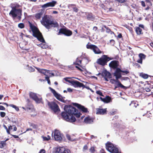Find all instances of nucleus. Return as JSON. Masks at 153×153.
Here are the masks:
<instances>
[{
    "label": "nucleus",
    "mask_w": 153,
    "mask_h": 153,
    "mask_svg": "<svg viewBox=\"0 0 153 153\" xmlns=\"http://www.w3.org/2000/svg\"><path fill=\"white\" fill-rule=\"evenodd\" d=\"M101 75L104 78L105 80L107 81H108V78L110 79L111 78V73L106 69H104L102 71Z\"/></svg>",
    "instance_id": "12"
},
{
    "label": "nucleus",
    "mask_w": 153,
    "mask_h": 153,
    "mask_svg": "<svg viewBox=\"0 0 153 153\" xmlns=\"http://www.w3.org/2000/svg\"><path fill=\"white\" fill-rule=\"evenodd\" d=\"M49 72H50V71L46 70L44 72V73H43V74L45 76H48L46 74L47 73V74L49 73Z\"/></svg>",
    "instance_id": "51"
},
{
    "label": "nucleus",
    "mask_w": 153,
    "mask_h": 153,
    "mask_svg": "<svg viewBox=\"0 0 153 153\" xmlns=\"http://www.w3.org/2000/svg\"><path fill=\"white\" fill-rule=\"evenodd\" d=\"M26 109L27 110V111H28L29 110H31L32 111H34L35 110V109L33 108V106L32 104H31L30 105L27 107Z\"/></svg>",
    "instance_id": "33"
},
{
    "label": "nucleus",
    "mask_w": 153,
    "mask_h": 153,
    "mask_svg": "<svg viewBox=\"0 0 153 153\" xmlns=\"http://www.w3.org/2000/svg\"><path fill=\"white\" fill-rule=\"evenodd\" d=\"M119 62L117 60H113L109 64V66L114 69H116L118 68L119 66Z\"/></svg>",
    "instance_id": "15"
},
{
    "label": "nucleus",
    "mask_w": 153,
    "mask_h": 153,
    "mask_svg": "<svg viewBox=\"0 0 153 153\" xmlns=\"http://www.w3.org/2000/svg\"><path fill=\"white\" fill-rule=\"evenodd\" d=\"M117 37L119 39L123 38V36L121 33H119L117 36Z\"/></svg>",
    "instance_id": "54"
},
{
    "label": "nucleus",
    "mask_w": 153,
    "mask_h": 153,
    "mask_svg": "<svg viewBox=\"0 0 153 153\" xmlns=\"http://www.w3.org/2000/svg\"><path fill=\"white\" fill-rule=\"evenodd\" d=\"M89 150L91 153H94V152L95 151V147L94 146L91 147L89 149Z\"/></svg>",
    "instance_id": "39"
},
{
    "label": "nucleus",
    "mask_w": 153,
    "mask_h": 153,
    "mask_svg": "<svg viewBox=\"0 0 153 153\" xmlns=\"http://www.w3.org/2000/svg\"><path fill=\"white\" fill-rule=\"evenodd\" d=\"M71 84L75 88L82 87L83 88H85L88 89H89V87L85 86L83 83L77 81L72 80Z\"/></svg>",
    "instance_id": "10"
},
{
    "label": "nucleus",
    "mask_w": 153,
    "mask_h": 153,
    "mask_svg": "<svg viewBox=\"0 0 153 153\" xmlns=\"http://www.w3.org/2000/svg\"><path fill=\"white\" fill-rule=\"evenodd\" d=\"M88 148V146L86 145H85L84 146V147H83V151H84L87 150Z\"/></svg>",
    "instance_id": "52"
},
{
    "label": "nucleus",
    "mask_w": 153,
    "mask_h": 153,
    "mask_svg": "<svg viewBox=\"0 0 153 153\" xmlns=\"http://www.w3.org/2000/svg\"><path fill=\"white\" fill-rule=\"evenodd\" d=\"M9 106L15 108L16 111H18L19 110V107L13 104H10L9 105Z\"/></svg>",
    "instance_id": "36"
},
{
    "label": "nucleus",
    "mask_w": 153,
    "mask_h": 153,
    "mask_svg": "<svg viewBox=\"0 0 153 153\" xmlns=\"http://www.w3.org/2000/svg\"><path fill=\"white\" fill-rule=\"evenodd\" d=\"M20 13L17 16V18L19 20H20L21 18V16L22 15V11H21V12H20Z\"/></svg>",
    "instance_id": "45"
},
{
    "label": "nucleus",
    "mask_w": 153,
    "mask_h": 153,
    "mask_svg": "<svg viewBox=\"0 0 153 153\" xmlns=\"http://www.w3.org/2000/svg\"><path fill=\"white\" fill-rule=\"evenodd\" d=\"M112 59L109 57L107 55H103L101 57L97 59V63L102 66H104L107 65V62Z\"/></svg>",
    "instance_id": "4"
},
{
    "label": "nucleus",
    "mask_w": 153,
    "mask_h": 153,
    "mask_svg": "<svg viewBox=\"0 0 153 153\" xmlns=\"http://www.w3.org/2000/svg\"><path fill=\"white\" fill-rule=\"evenodd\" d=\"M75 67L76 68H77V69L78 70H79L81 72H82L83 71V70H82L81 68H80L78 66H75Z\"/></svg>",
    "instance_id": "61"
},
{
    "label": "nucleus",
    "mask_w": 153,
    "mask_h": 153,
    "mask_svg": "<svg viewBox=\"0 0 153 153\" xmlns=\"http://www.w3.org/2000/svg\"><path fill=\"white\" fill-rule=\"evenodd\" d=\"M139 57L140 59H142L143 60V59H145L146 58V56L143 53H140L139 55Z\"/></svg>",
    "instance_id": "37"
},
{
    "label": "nucleus",
    "mask_w": 153,
    "mask_h": 153,
    "mask_svg": "<svg viewBox=\"0 0 153 153\" xmlns=\"http://www.w3.org/2000/svg\"><path fill=\"white\" fill-rule=\"evenodd\" d=\"M27 66H28V70L29 72H32L35 71V69L32 66H29L28 65H27Z\"/></svg>",
    "instance_id": "35"
},
{
    "label": "nucleus",
    "mask_w": 153,
    "mask_h": 153,
    "mask_svg": "<svg viewBox=\"0 0 153 153\" xmlns=\"http://www.w3.org/2000/svg\"><path fill=\"white\" fill-rule=\"evenodd\" d=\"M67 138L69 140L71 141H73L74 140L72 139L70 135L68 134H67L66 135Z\"/></svg>",
    "instance_id": "42"
},
{
    "label": "nucleus",
    "mask_w": 153,
    "mask_h": 153,
    "mask_svg": "<svg viewBox=\"0 0 153 153\" xmlns=\"http://www.w3.org/2000/svg\"><path fill=\"white\" fill-rule=\"evenodd\" d=\"M141 4L142 6L143 7H145L146 6L145 4L143 1H141Z\"/></svg>",
    "instance_id": "57"
},
{
    "label": "nucleus",
    "mask_w": 153,
    "mask_h": 153,
    "mask_svg": "<svg viewBox=\"0 0 153 153\" xmlns=\"http://www.w3.org/2000/svg\"><path fill=\"white\" fill-rule=\"evenodd\" d=\"M96 92L97 94H98L100 96L104 97V95H103L101 91H97Z\"/></svg>",
    "instance_id": "40"
},
{
    "label": "nucleus",
    "mask_w": 153,
    "mask_h": 153,
    "mask_svg": "<svg viewBox=\"0 0 153 153\" xmlns=\"http://www.w3.org/2000/svg\"><path fill=\"white\" fill-rule=\"evenodd\" d=\"M101 100L105 103H108L111 101V97L108 96H107L104 98H102L101 97H100Z\"/></svg>",
    "instance_id": "19"
},
{
    "label": "nucleus",
    "mask_w": 153,
    "mask_h": 153,
    "mask_svg": "<svg viewBox=\"0 0 153 153\" xmlns=\"http://www.w3.org/2000/svg\"><path fill=\"white\" fill-rule=\"evenodd\" d=\"M48 105L51 109L54 112H56L60 110L58 105L54 102H49Z\"/></svg>",
    "instance_id": "11"
},
{
    "label": "nucleus",
    "mask_w": 153,
    "mask_h": 153,
    "mask_svg": "<svg viewBox=\"0 0 153 153\" xmlns=\"http://www.w3.org/2000/svg\"><path fill=\"white\" fill-rule=\"evenodd\" d=\"M86 47L88 49L92 50L95 54H99L102 53V51L97 46L95 45L91 44L89 42L86 45Z\"/></svg>",
    "instance_id": "5"
},
{
    "label": "nucleus",
    "mask_w": 153,
    "mask_h": 153,
    "mask_svg": "<svg viewBox=\"0 0 153 153\" xmlns=\"http://www.w3.org/2000/svg\"><path fill=\"white\" fill-rule=\"evenodd\" d=\"M45 150L44 149H41L39 152V153H45Z\"/></svg>",
    "instance_id": "60"
},
{
    "label": "nucleus",
    "mask_w": 153,
    "mask_h": 153,
    "mask_svg": "<svg viewBox=\"0 0 153 153\" xmlns=\"http://www.w3.org/2000/svg\"><path fill=\"white\" fill-rule=\"evenodd\" d=\"M8 130L9 131H10V130H11L13 129L12 127H13V126H11V125H10V126H8Z\"/></svg>",
    "instance_id": "59"
},
{
    "label": "nucleus",
    "mask_w": 153,
    "mask_h": 153,
    "mask_svg": "<svg viewBox=\"0 0 153 153\" xmlns=\"http://www.w3.org/2000/svg\"><path fill=\"white\" fill-rule=\"evenodd\" d=\"M20 6V5L19 4H16L14 5V6L12 8H14L16 9H17V8H18Z\"/></svg>",
    "instance_id": "49"
},
{
    "label": "nucleus",
    "mask_w": 153,
    "mask_h": 153,
    "mask_svg": "<svg viewBox=\"0 0 153 153\" xmlns=\"http://www.w3.org/2000/svg\"><path fill=\"white\" fill-rule=\"evenodd\" d=\"M30 126L32 127L33 128H36L37 127V125L33 123H31Z\"/></svg>",
    "instance_id": "48"
},
{
    "label": "nucleus",
    "mask_w": 153,
    "mask_h": 153,
    "mask_svg": "<svg viewBox=\"0 0 153 153\" xmlns=\"http://www.w3.org/2000/svg\"><path fill=\"white\" fill-rule=\"evenodd\" d=\"M29 26L33 32V36L37 38L40 42L45 43V41L43 38L42 33L39 29L35 25L32 24L30 22H28Z\"/></svg>",
    "instance_id": "3"
},
{
    "label": "nucleus",
    "mask_w": 153,
    "mask_h": 153,
    "mask_svg": "<svg viewBox=\"0 0 153 153\" xmlns=\"http://www.w3.org/2000/svg\"><path fill=\"white\" fill-rule=\"evenodd\" d=\"M73 104L74 105L77 107L83 113L88 112V108H85L84 106L76 103H74Z\"/></svg>",
    "instance_id": "13"
},
{
    "label": "nucleus",
    "mask_w": 153,
    "mask_h": 153,
    "mask_svg": "<svg viewBox=\"0 0 153 153\" xmlns=\"http://www.w3.org/2000/svg\"><path fill=\"white\" fill-rule=\"evenodd\" d=\"M64 28H60L58 33V35L64 34L67 36H70L72 35V32L71 31L67 28L64 26Z\"/></svg>",
    "instance_id": "6"
},
{
    "label": "nucleus",
    "mask_w": 153,
    "mask_h": 153,
    "mask_svg": "<svg viewBox=\"0 0 153 153\" xmlns=\"http://www.w3.org/2000/svg\"><path fill=\"white\" fill-rule=\"evenodd\" d=\"M45 79L47 81L48 83L50 85L51 82L50 80L49 79V77L48 76H46L45 77Z\"/></svg>",
    "instance_id": "44"
},
{
    "label": "nucleus",
    "mask_w": 153,
    "mask_h": 153,
    "mask_svg": "<svg viewBox=\"0 0 153 153\" xmlns=\"http://www.w3.org/2000/svg\"><path fill=\"white\" fill-rule=\"evenodd\" d=\"M54 137L55 140L57 141H61L62 139L59 131L56 130L54 131Z\"/></svg>",
    "instance_id": "17"
},
{
    "label": "nucleus",
    "mask_w": 153,
    "mask_h": 153,
    "mask_svg": "<svg viewBox=\"0 0 153 153\" xmlns=\"http://www.w3.org/2000/svg\"><path fill=\"white\" fill-rule=\"evenodd\" d=\"M121 73H122L121 69L120 68H118L116 69L115 72L114 73V75L115 76L116 79H118L121 77Z\"/></svg>",
    "instance_id": "18"
},
{
    "label": "nucleus",
    "mask_w": 153,
    "mask_h": 153,
    "mask_svg": "<svg viewBox=\"0 0 153 153\" xmlns=\"http://www.w3.org/2000/svg\"><path fill=\"white\" fill-rule=\"evenodd\" d=\"M56 153H71V151L64 146L57 147L55 149Z\"/></svg>",
    "instance_id": "7"
},
{
    "label": "nucleus",
    "mask_w": 153,
    "mask_h": 153,
    "mask_svg": "<svg viewBox=\"0 0 153 153\" xmlns=\"http://www.w3.org/2000/svg\"><path fill=\"white\" fill-rule=\"evenodd\" d=\"M135 31L137 35H140L143 33L142 32V30L139 27H136Z\"/></svg>",
    "instance_id": "27"
},
{
    "label": "nucleus",
    "mask_w": 153,
    "mask_h": 153,
    "mask_svg": "<svg viewBox=\"0 0 153 153\" xmlns=\"http://www.w3.org/2000/svg\"><path fill=\"white\" fill-rule=\"evenodd\" d=\"M118 2L120 3L125 2L127 0H116Z\"/></svg>",
    "instance_id": "50"
},
{
    "label": "nucleus",
    "mask_w": 153,
    "mask_h": 153,
    "mask_svg": "<svg viewBox=\"0 0 153 153\" xmlns=\"http://www.w3.org/2000/svg\"><path fill=\"white\" fill-rule=\"evenodd\" d=\"M68 7L69 9L71 10L73 9V11L76 13L79 10L76 7L75 4H69L68 5Z\"/></svg>",
    "instance_id": "21"
},
{
    "label": "nucleus",
    "mask_w": 153,
    "mask_h": 153,
    "mask_svg": "<svg viewBox=\"0 0 153 153\" xmlns=\"http://www.w3.org/2000/svg\"><path fill=\"white\" fill-rule=\"evenodd\" d=\"M0 116L2 117H4L6 115V113L4 112H1L0 113Z\"/></svg>",
    "instance_id": "47"
},
{
    "label": "nucleus",
    "mask_w": 153,
    "mask_h": 153,
    "mask_svg": "<svg viewBox=\"0 0 153 153\" xmlns=\"http://www.w3.org/2000/svg\"><path fill=\"white\" fill-rule=\"evenodd\" d=\"M70 78H69V77H66V78H64V79L66 82H68L71 84L72 80H69L68 79Z\"/></svg>",
    "instance_id": "46"
},
{
    "label": "nucleus",
    "mask_w": 153,
    "mask_h": 153,
    "mask_svg": "<svg viewBox=\"0 0 153 153\" xmlns=\"http://www.w3.org/2000/svg\"><path fill=\"white\" fill-rule=\"evenodd\" d=\"M67 91L69 92H71L73 91V90L71 88H67Z\"/></svg>",
    "instance_id": "63"
},
{
    "label": "nucleus",
    "mask_w": 153,
    "mask_h": 153,
    "mask_svg": "<svg viewBox=\"0 0 153 153\" xmlns=\"http://www.w3.org/2000/svg\"><path fill=\"white\" fill-rule=\"evenodd\" d=\"M93 119L89 117H87L84 120V122L87 124H90L93 123Z\"/></svg>",
    "instance_id": "24"
},
{
    "label": "nucleus",
    "mask_w": 153,
    "mask_h": 153,
    "mask_svg": "<svg viewBox=\"0 0 153 153\" xmlns=\"http://www.w3.org/2000/svg\"><path fill=\"white\" fill-rule=\"evenodd\" d=\"M115 41L113 39H111L110 40V43L112 45H113L115 44Z\"/></svg>",
    "instance_id": "53"
},
{
    "label": "nucleus",
    "mask_w": 153,
    "mask_h": 153,
    "mask_svg": "<svg viewBox=\"0 0 153 153\" xmlns=\"http://www.w3.org/2000/svg\"><path fill=\"white\" fill-rule=\"evenodd\" d=\"M103 27L106 29V32L107 33H109L111 32V33L112 34V33H114V32L111 31V30L108 27H107L106 26L103 25Z\"/></svg>",
    "instance_id": "34"
},
{
    "label": "nucleus",
    "mask_w": 153,
    "mask_h": 153,
    "mask_svg": "<svg viewBox=\"0 0 153 153\" xmlns=\"http://www.w3.org/2000/svg\"><path fill=\"white\" fill-rule=\"evenodd\" d=\"M101 7L107 12L112 11L114 10L111 7H109L108 5L105 6L103 4H102L101 5Z\"/></svg>",
    "instance_id": "20"
},
{
    "label": "nucleus",
    "mask_w": 153,
    "mask_h": 153,
    "mask_svg": "<svg viewBox=\"0 0 153 153\" xmlns=\"http://www.w3.org/2000/svg\"><path fill=\"white\" fill-rule=\"evenodd\" d=\"M3 126L4 128L6 130V131L7 133L8 134H10V131H9L8 130V128H7V126L5 125L4 124L3 125Z\"/></svg>",
    "instance_id": "43"
},
{
    "label": "nucleus",
    "mask_w": 153,
    "mask_h": 153,
    "mask_svg": "<svg viewBox=\"0 0 153 153\" xmlns=\"http://www.w3.org/2000/svg\"><path fill=\"white\" fill-rule=\"evenodd\" d=\"M138 105V104L137 103V101H131V103L129 104V105L132 108H136Z\"/></svg>",
    "instance_id": "26"
},
{
    "label": "nucleus",
    "mask_w": 153,
    "mask_h": 153,
    "mask_svg": "<svg viewBox=\"0 0 153 153\" xmlns=\"http://www.w3.org/2000/svg\"><path fill=\"white\" fill-rule=\"evenodd\" d=\"M134 65L137 66L138 68H140V66L139 64L137 63H135L134 64Z\"/></svg>",
    "instance_id": "58"
},
{
    "label": "nucleus",
    "mask_w": 153,
    "mask_h": 153,
    "mask_svg": "<svg viewBox=\"0 0 153 153\" xmlns=\"http://www.w3.org/2000/svg\"><path fill=\"white\" fill-rule=\"evenodd\" d=\"M57 2L55 1L47 3L41 6V7L43 9L49 7H53L56 4Z\"/></svg>",
    "instance_id": "16"
},
{
    "label": "nucleus",
    "mask_w": 153,
    "mask_h": 153,
    "mask_svg": "<svg viewBox=\"0 0 153 153\" xmlns=\"http://www.w3.org/2000/svg\"><path fill=\"white\" fill-rule=\"evenodd\" d=\"M94 17L92 14L91 13H88L87 15V19L88 20H91L93 19Z\"/></svg>",
    "instance_id": "32"
},
{
    "label": "nucleus",
    "mask_w": 153,
    "mask_h": 153,
    "mask_svg": "<svg viewBox=\"0 0 153 153\" xmlns=\"http://www.w3.org/2000/svg\"><path fill=\"white\" fill-rule=\"evenodd\" d=\"M0 110H5V108L2 105H0Z\"/></svg>",
    "instance_id": "56"
},
{
    "label": "nucleus",
    "mask_w": 153,
    "mask_h": 153,
    "mask_svg": "<svg viewBox=\"0 0 153 153\" xmlns=\"http://www.w3.org/2000/svg\"><path fill=\"white\" fill-rule=\"evenodd\" d=\"M35 68L37 70V71L41 73L42 69H40L37 67H35Z\"/></svg>",
    "instance_id": "62"
},
{
    "label": "nucleus",
    "mask_w": 153,
    "mask_h": 153,
    "mask_svg": "<svg viewBox=\"0 0 153 153\" xmlns=\"http://www.w3.org/2000/svg\"><path fill=\"white\" fill-rule=\"evenodd\" d=\"M65 112H63L61 113V116L63 119L66 121L73 123L76 120L74 116L77 118L80 117L82 114L78 112V110L75 107L71 105H66L64 107Z\"/></svg>",
    "instance_id": "1"
},
{
    "label": "nucleus",
    "mask_w": 153,
    "mask_h": 153,
    "mask_svg": "<svg viewBox=\"0 0 153 153\" xmlns=\"http://www.w3.org/2000/svg\"><path fill=\"white\" fill-rule=\"evenodd\" d=\"M113 81L114 82H117V87H120L122 88H126V87L123 85L118 80V79H111V81Z\"/></svg>",
    "instance_id": "23"
},
{
    "label": "nucleus",
    "mask_w": 153,
    "mask_h": 153,
    "mask_svg": "<svg viewBox=\"0 0 153 153\" xmlns=\"http://www.w3.org/2000/svg\"><path fill=\"white\" fill-rule=\"evenodd\" d=\"M25 26V25L23 23H21L19 24L18 25V27L21 29H22L24 28Z\"/></svg>",
    "instance_id": "38"
},
{
    "label": "nucleus",
    "mask_w": 153,
    "mask_h": 153,
    "mask_svg": "<svg viewBox=\"0 0 153 153\" xmlns=\"http://www.w3.org/2000/svg\"><path fill=\"white\" fill-rule=\"evenodd\" d=\"M30 97L34 100L36 102L38 103H42V98L41 97L39 98L37 96L36 94L32 92H30L29 93Z\"/></svg>",
    "instance_id": "8"
},
{
    "label": "nucleus",
    "mask_w": 153,
    "mask_h": 153,
    "mask_svg": "<svg viewBox=\"0 0 153 153\" xmlns=\"http://www.w3.org/2000/svg\"><path fill=\"white\" fill-rule=\"evenodd\" d=\"M106 109L98 108L97 109V114H104L106 113Z\"/></svg>",
    "instance_id": "22"
},
{
    "label": "nucleus",
    "mask_w": 153,
    "mask_h": 153,
    "mask_svg": "<svg viewBox=\"0 0 153 153\" xmlns=\"http://www.w3.org/2000/svg\"><path fill=\"white\" fill-rule=\"evenodd\" d=\"M82 60L80 59V57H78L76 59L75 62H74V64L75 65H79L82 68Z\"/></svg>",
    "instance_id": "25"
},
{
    "label": "nucleus",
    "mask_w": 153,
    "mask_h": 153,
    "mask_svg": "<svg viewBox=\"0 0 153 153\" xmlns=\"http://www.w3.org/2000/svg\"><path fill=\"white\" fill-rule=\"evenodd\" d=\"M150 87V85L148 83L147 84H145L144 89L145 90L146 92H150L151 91Z\"/></svg>",
    "instance_id": "28"
},
{
    "label": "nucleus",
    "mask_w": 153,
    "mask_h": 153,
    "mask_svg": "<svg viewBox=\"0 0 153 153\" xmlns=\"http://www.w3.org/2000/svg\"><path fill=\"white\" fill-rule=\"evenodd\" d=\"M100 153H106L104 149H101L100 150Z\"/></svg>",
    "instance_id": "64"
},
{
    "label": "nucleus",
    "mask_w": 153,
    "mask_h": 153,
    "mask_svg": "<svg viewBox=\"0 0 153 153\" xmlns=\"http://www.w3.org/2000/svg\"><path fill=\"white\" fill-rule=\"evenodd\" d=\"M21 11H22L21 9H16L14 8H12V10L9 13V15L11 16L13 18H15L17 17L18 14Z\"/></svg>",
    "instance_id": "9"
},
{
    "label": "nucleus",
    "mask_w": 153,
    "mask_h": 153,
    "mask_svg": "<svg viewBox=\"0 0 153 153\" xmlns=\"http://www.w3.org/2000/svg\"><path fill=\"white\" fill-rule=\"evenodd\" d=\"M50 89L54 96L57 100L60 101L64 102V100L63 99L62 97L60 94H58L56 92L53 88H50Z\"/></svg>",
    "instance_id": "14"
},
{
    "label": "nucleus",
    "mask_w": 153,
    "mask_h": 153,
    "mask_svg": "<svg viewBox=\"0 0 153 153\" xmlns=\"http://www.w3.org/2000/svg\"><path fill=\"white\" fill-rule=\"evenodd\" d=\"M7 145L5 141H0V148L2 149L4 147L6 146Z\"/></svg>",
    "instance_id": "31"
},
{
    "label": "nucleus",
    "mask_w": 153,
    "mask_h": 153,
    "mask_svg": "<svg viewBox=\"0 0 153 153\" xmlns=\"http://www.w3.org/2000/svg\"><path fill=\"white\" fill-rule=\"evenodd\" d=\"M140 76L144 79H146L149 77V75L147 74L144 73L143 72L141 73L140 74Z\"/></svg>",
    "instance_id": "30"
},
{
    "label": "nucleus",
    "mask_w": 153,
    "mask_h": 153,
    "mask_svg": "<svg viewBox=\"0 0 153 153\" xmlns=\"http://www.w3.org/2000/svg\"><path fill=\"white\" fill-rule=\"evenodd\" d=\"M121 71L122 73H124V74H123V75H125V74H127L129 73V71L128 70H124L123 71L121 70Z\"/></svg>",
    "instance_id": "41"
},
{
    "label": "nucleus",
    "mask_w": 153,
    "mask_h": 153,
    "mask_svg": "<svg viewBox=\"0 0 153 153\" xmlns=\"http://www.w3.org/2000/svg\"><path fill=\"white\" fill-rule=\"evenodd\" d=\"M137 62L141 64H142L143 62V60L142 59L140 58L139 59L137 60Z\"/></svg>",
    "instance_id": "55"
},
{
    "label": "nucleus",
    "mask_w": 153,
    "mask_h": 153,
    "mask_svg": "<svg viewBox=\"0 0 153 153\" xmlns=\"http://www.w3.org/2000/svg\"><path fill=\"white\" fill-rule=\"evenodd\" d=\"M41 24L48 29H50L52 27H58L59 25L58 22L53 21L51 19V17L48 15H45L42 17L41 21Z\"/></svg>",
    "instance_id": "2"
},
{
    "label": "nucleus",
    "mask_w": 153,
    "mask_h": 153,
    "mask_svg": "<svg viewBox=\"0 0 153 153\" xmlns=\"http://www.w3.org/2000/svg\"><path fill=\"white\" fill-rule=\"evenodd\" d=\"M43 15V13L40 12L35 14V17L37 19H40Z\"/></svg>",
    "instance_id": "29"
}]
</instances>
